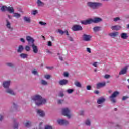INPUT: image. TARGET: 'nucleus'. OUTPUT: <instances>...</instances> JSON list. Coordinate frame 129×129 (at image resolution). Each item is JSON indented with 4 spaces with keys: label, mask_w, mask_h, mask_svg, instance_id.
Returning a JSON list of instances; mask_svg holds the SVG:
<instances>
[{
    "label": "nucleus",
    "mask_w": 129,
    "mask_h": 129,
    "mask_svg": "<svg viewBox=\"0 0 129 129\" xmlns=\"http://www.w3.org/2000/svg\"><path fill=\"white\" fill-rule=\"evenodd\" d=\"M32 100L35 102L36 105L37 106H41V105H44L47 103V100L45 98H43L41 95H35L31 97Z\"/></svg>",
    "instance_id": "obj_1"
},
{
    "label": "nucleus",
    "mask_w": 129,
    "mask_h": 129,
    "mask_svg": "<svg viewBox=\"0 0 129 129\" xmlns=\"http://www.w3.org/2000/svg\"><path fill=\"white\" fill-rule=\"evenodd\" d=\"M102 21V19L99 17H95L93 19L90 18L86 20L81 21V23L83 25H89V24H92V23H99Z\"/></svg>",
    "instance_id": "obj_2"
},
{
    "label": "nucleus",
    "mask_w": 129,
    "mask_h": 129,
    "mask_svg": "<svg viewBox=\"0 0 129 129\" xmlns=\"http://www.w3.org/2000/svg\"><path fill=\"white\" fill-rule=\"evenodd\" d=\"M70 112H71V110L68 107L63 108L61 110V113L62 115L67 116L69 119L71 118V116H72V115Z\"/></svg>",
    "instance_id": "obj_3"
},
{
    "label": "nucleus",
    "mask_w": 129,
    "mask_h": 129,
    "mask_svg": "<svg viewBox=\"0 0 129 129\" xmlns=\"http://www.w3.org/2000/svg\"><path fill=\"white\" fill-rule=\"evenodd\" d=\"M88 7H89V8H91V9H96L98 7H100L101 6H102V4L100 3H97V2H89L87 3Z\"/></svg>",
    "instance_id": "obj_4"
},
{
    "label": "nucleus",
    "mask_w": 129,
    "mask_h": 129,
    "mask_svg": "<svg viewBox=\"0 0 129 129\" xmlns=\"http://www.w3.org/2000/svg\"><path fill=\"white\" fill-rule=\"evenodd\" d=\"M2 12H5V11H7L9 13H15V9H14V7H7L6 6H3L1 7V9Z\"/></svg>",
    "instance_id": "obj_5"
},
{
    "label": "nucleus",
    "mask_w": 129,
    "mask_h": 129,
    "mask_svg": "<svg viewBox=\"0 0 129 129\" xmlns=\"http://www.w3.org/2000/svg\"><path fill=\"white\" fill-rule=\"evenodd\" d=\"M119 94V92L115 91L114 92L111 96H110V99L111 101L113 102V103H115L116 102V100L115 99V97H116L117 95Z\"/></svg>",
    "instance_id": "obj_6"
},
{
    "label": "nucleus",
    "mask_w": 129,
    "mask_h": 129,
    "mask_svg": "<svg viewBox=\"0 0 129 129\" xmlns=\"http://www.w3.org/2000/svg\"><path fill=\"white\" fill-rule=\"evenodd\" d=\"M57 122L58 124H59V125H67V124H68V123H69V122H68V121L63 119H57Z\"/></svg>",
    "instance_id": "obj_7"
},
{
    "label": "nucleus",
    "mask_w": 129,
    "mask_h": 129,
    "mask_svg": "<svg viewBox=\"0 0 129 129\" xmlns=\"http://www.w3.org/2000/svg\"><path fill=\"white\" fill-rule=\"evenodd\" d=\"M129 66H125L124 68H123L121 71L119 72V75H123L124 74H126L127 72V70H128Z\"/></svg>",
    "instance_id": "obj_8"
},
{
    "label": "nucleus",
    "mask_w": 129,
    "mask_h": 129,
    "mask_svg": "<svg viewBox=\"0 0 129 129\" xmlns=\"http://www.w3.org/2000/svg\"><path fill=\"white\" fill-rule=\"evenodd\" d=\"M31 47L33 50V53H34V54H37V53L39 52V47H38V46L34 43H33L31 45Z\"/></svg>",
    "instance_id": "obj_9"
},
{
    "label": "nucleus",
    "mask_w": 129,
    "mask_h": 129,
    "mask_svg": "<svg viewBox=\"0 0 129 129\" xmlns=\"http://www.w3.org/2000/svg\"><path fill=\"white\" fill-rule=\"evenodd\" d=\"M11 83H12V82L10 80L5 81L3 83V86H4V88H9L10 85H11Z\"/></svg>",
    "instance_id": "obj_10"
},
{
    "label": "nucleus",
    "mask_w": 129,
    "mask_h": 129,
    "mask_svg": "<svg viewBox=\"0 0 129 129\" xmlns=\"http://www.w3.org/2000/svg\"><path fill=\"white\" fill-rule=\"evenodd\" d=\"M92 38V36L90 35L84 34L83 36V40L86 42H89V41H91Z\"/></svg>",
    "instance_id": "obj_11"
},
{
    "label": "nucleus",
    "mask_w": 129,
    "mask_h": 129,
    "mask_svg": "<svg viewBox=\"0 0 129 129\" xmlns=\"http://www.w3.org/2000/svg\"><path fill=\"white\" fill-rule=\"evenodd\" d=\"M72 30H73V31H81V30H82V27H81V26L80 25H74L72 27Z\"/></svg>",
    "instance_id": "obj_12"
},
{
    "label": "nucleus",
    "mask_w": 129,
    "mask_h": 129,
    "mask_svg": "<svg viewBox=\"0 0 129 129\" xmlns=\"http://www.w3.org/2000/svg\"><path fill=\"white\" fill-rule=\"evenodd\" d=\"M106 85V83L105 82H100L96 84V87L97 89H99L100 88H101L102 87H104Z\"/></svg>",
    "instance_id": "obj_13"
},
{
    "label": "nucleus",
    "mask_w": 129,
    "mask_h": 129,
    "mask_svg": "<svg viewBox=\"0 0 129 129\" xmlns=\"http://www.w3.org/2000/svg\"><path fill=\"white\" fill-rule=\"evenodd\" d=\"M37 114L41 116V117H44L45 116V112L41 109H37L36 111Z\"/></svg>",
    "instance_id": "obj_14"
},
{
    "label": "nucleus",
    "mask_w": 129,
    "mask_h": 129,
    "mask_svg": "<svg viewBox=\"0 0 129 129\" xmlns=\"http://www.w3.org/2000/svg\"><path fill=\"white\" fill-rule=\"evenodd\" d=\"M57 33H59L60 35H64V34H66V35H67V36H69V33H68V30L63 31L61 29H58L57 30Z\"/></svg>",
    "instance_id": "obj_15"
},
{
    "label": "nucleus",
    "mask_w": 129,
    "mask_h": 129,
    "mask_svg": "<svg viewBox=\"0 0 129 129\" xmlns=\"http://www.w3.org/2000/svg\"><path fill=\"white\" fill-rule=\"evenodd\" d=\"M7 93H9V94H11L12 95H15L16 94V93L12 90V89H10L9 88H7L5 91Z\"/></svg>",
    "instance_id": "obj_16"
},
{
    "label": "nucleus",
    "mask_w": 129,
    "mask_h": 129,
    "mask_svg": "<svg viewBox=\"0 0 129 129\" xmlns=\"http://www.w3.org/2000/svg\"><path fill=\"white\" fill-rule=\"evenodd\" d=\"M105 102V98L103 97H101L99 98L97 101V103L98 104H102V103H104V102Z\"/></svg>",
    "instance_id": "obj_17"
},
{
    "label": "nucleus",
    "mask_w": 129,
    "mask_h": 129,
    "mask_svg": "<svg viewBox=\"0 0 129 129\" xmlns=\"http://www.w3.org/2000/svg\"><path fill=\"white\" fill-rule=\"evenodd\" d=\"M120 37L121 39H123L124 40H126L128 38V35L126 33H122L120 34Z\"/></svg>",
    "instance_id": "obj_18"
},
{
    "label": "nucleus",
    "mask_w": 129,
    "mask_h": 129,
    "mask_svg": "<svg viewBox=\"0 0 129 129\" xmlns=\"http://www.w3.org/2000/svg\"><path fill=\"white\" fill-rule=\"evenodd\" d=\"M26 40L27 41H28L29 43L31 42L32 44H34L35 42V39L31 36H26Z\"/></svg>",
    "instance_id": "obj_19"
},
{
    "label": "nucleus",
    "mask_w": 129,
    "mask_h": 129,
    "mask_svg": "<svg viewBox=\"0 0 129 129\" xmlns=\"http://www.w3.org/2000/svg\"><path fill=\"white\" fill-rule=\"evenodd\" d=\"M111 29H112L113 31H118V30H120V29H121V26L115 25L112 26Z\"/></svg>",
    "instance_id": "obj_20"
},
{
    "label": "nucleus",
    "mask_w": 129,
    "mask_h": 129,
    "mask_svg": "<svg viewBox=\"0 0 129 129\" xmlns=\"http://www.w3.org/2000/svg\"><path fill=\"white\" fill-rule=\"evenodd\" d=\"M68 83V80L66 79H63L59 81V84L60 85H66Z\"/></svg>",
    "instance_id": "obj_21"
},
{
    "label": "nucleus",
    "mask_w": 129,
    "mask_h": 129,
    "mask_svg": "<svg viewBox=\"0 0 129 129\" xmlns=\"http://www.w3.org/2000/svg\"><path fill=\"white\" fill-rule=\"evenodd\" d=\"M23 19L24 22H26V23L31 22V17L30 16H24Z\"/></svg>",
    "instance_id": "obj_22"
},
{
    "label": "nucleus",
    "mask_w": 129,
    "mask_h": 129,
    "mask_svg": "<svg viewBox=\"0 0 129 129\" xmlns=\"http://www.w3.org/2000/svg\"><path fill=\"white\" fill-rule=\"evenodd\" d=\"M109 35L110 37H111V38H115V37H117V36H118V32H112L110 33Z\"/></svg>",
    "instance_id": "obj_23"
},
{
    "label": "nucleus",
    "mask_w": 129,
    "mask_h": 129,
    "mask_svg": "<svg viewBox=\"0 0 129 129\" xmlns=\"http://www.w3.org/2000/svg\"><path fill=\"white\" fill-rule=\"evenodd\" d=\"M6 27L9 30H10V31H13V27L11 25V23L8 21H7Z\"/></svg>",
    "instance_id": "obj_24"
},
{
    "label": "nucleus",
    "mask_w": 129,
    "mask_h": 129,
    "mask_svg": "<svg viewBox=\"0 0 129 129\" xmlns=\"http://www.w3.org/2000/svg\"><path fill=\"white\" fill-rule=\"evenodd\" d=\"M24 51V46L22 45H19L17 49V52L18 53H22Z\"/></svg>",
    "instance_id": "obj_25"
},
{
    "label": "nucleus",
    "mask_w": 129,
    "mask_h": 129,
    "mask_svg": "<svg viewBox=\"0 0 129 129\" xmlns=\"http://www.w3.org/2000/svg\"><path fill=\"white\" fill-rule=\"evenodd\" d=\"M24 126L26 127H30L32 126V122L27 121L26 123H24Z\"/></svg>",
    "instance_id": "obj_26"
},
{
    "label": "nucleus",
    "mask_w": 129,
    "mask_h": 129,
    "mask_svg": "<svg viewBox=\"0 0 129 129\" xmlns=\"http://www.w3.org/2000/svg\"><path fill=\"white\" fill-rule=\"evenodd\" d=\"M20 57L22 58V59H27V58H28V54L26 53H21L20 55Z\"/></svg>",
    "instance_id": "obj_27"
},
{
    "label": "nucleus",
    "mask_w": 129,
    "mask_h": 129,
    "mask_svg": "<svg viewBox=\"0 0 129 129\" xmlns=\"http://www.w3.org/2000/svg\"><path fill=\"white\" fill-rule=\"evenodd\" d=\"M37 4L38 6H39V7H43V6H44L45 5V3H44L41 1H38L37 2Z\"/></svg>",
    "instance_id": "obj_28"
},
{
    "label": "nucleus",
    "mask_w": 129,
    "mask_h": 129,
    "mask_svg": "<svg viewBox=\"0 0 129 129\" xmlns=\"http://www.w3.org/2000/svg\"><path fill=\"white\" fill-rule=\"evenodd\" d=\"M13 17H15V18H17V19H19V18L21 17V14L18 13H14Z\"/></svg>",
    "instance_id": "obj_29"
},
{
    "label": "nucleus",
    "mask_w": 129,
    "mask_h": 129,
    "mask_svg": "<svg viewBox=\"0 0 129 129\" xmlns=\"http://www.w3.org/2000/svg\"><path fill=\"white\" fill-rule=\"evenodd\" d=\"M75 85H76L77 87H79L80 88H81L82 87L81 83L78 81L75 82Z\"/></svg>",
    "instance_id": "obj_30"
},
{
    "label": "nucleus",
    "mask_w": 129,
    "mask_h": 129,
    "mask_svg": "<svg viewBox=\"0 0 129 129\" xmlns=\"http://www.w3.org/2000/svg\"><path fill=\"white\" fill-rule=\"evenodd\" d=\"M25 50L26 51V52H30L31 51V47H30L29 45H26L25 47Z\"/></svg>",
    "instance_id": "obj_31"
},
{
    "label": "nucleus",
    "mask_w": 129,
    "mask_h": 129,
    "mask_svg": "<svg viewBox=\"0 0 129 129\" xmlns=\"http://www.w3.org/2000/svg\"><path fill=\"white\" fill-rule=\"evenodd\" d=\"M41 83L42 85H48V82L45 81V80H41Z\"/></svg>",
    "instance_id": "obj_32"
},
{
    "label": "nucleus",
    "mask_w": 129,
    "mask_h": 129,
    "mask_svg": "<svg viewBox=\"0 0 129 129\" xmlns=\"http://www.w3.org/2000/svg\"><path fill=\"white\" fill-rule=\"evenodd\" d=\"M44 77L45 79L48 80V79H50V78H51V75L49 74H46L44 75Z\"/></svg>",
    "instance_id": "obj_33"
},
{
    "label": "nucleus",
    "mask_w": 129,
    "mask_h": 129,
    "mask_svg": "<svg viewBox=\"0 0 129 129\" xmlns=\"http://www.w3.org/2000/svg\"><path fill=\"white\" fill-rule=\"evenodd\" d=\"M73 91L74 90L72 89H69L66 91V92H67V93H68L69 94L72 93Z\"/></svg>",
    "instance_id": "obj_34"
},
{
    "label": "nucleus",
    "mask_w": 129,
    "mask_h": 129,
    "mask_svg": "<svg viewBox=\"0 0 129 129\" xmlns=\"http://www.w3.org/2000/svg\"><path fill=\"white\" fill-rule=\"evenodd\" d=\"M44 129H54V128H53V126L50 125H46L45 126Z\"/></svg>",
    "instance_id": "obj_35"
},
{
    "label": "nucleus",
    "mask_w": 129,
    "mask_h": 129,
    "mask_svg": "<svg viewBox=\"0 0 129 129\" xmlns=\"http://www.w3.org/2000/svg\"><path fill=\"white\" fill-rule=\"evenodd\" d=\"M93 30H94V32H98V31H99V30H100V27H98V26L95 27L93 28Z\"/></svg>",
    "instance_id": "obj_36"
},
{
    "label": "nucleus",
    "mask_w": 129,
    "mask_h": 129,
    "mask_svg": "<svg viewBox=\"0 0 129 129\" xmlns=\"http://www.w3.org/2000/svg\"><path fill=\"white\" fill-rule=\"evenodd\" d=\"M92 65L94 67H98L99 63L98 62H94L92 63Z\"/></svg>",
    "instance_id": "obj_37"
},
{
    "label": "nucleus",
    "mask_w": 129,
    "mask_h": 129,
    "mask_svg": "<svg viewBox=\"0 0 129 129\" xmlns=\"http://www.w3.org/2000/svg\"><path fill=\"white\" fill-rule=\"evenodd\" d=\"M85 124L86 125H90L91 124L90 120L89 119H87L85 121Z\"/></svg>",
    "instance_id": "obj_38"
},
{
    "label": "nucleus",
    "mask_w": 129,
    "mask_h": 129,
    "mask_svg": "<svg viewBox=\"0 0 129 129\" xmlns=\"http://www.w3.org/2000/svg\"><path fill=\"white\" fill-rule=\"evenodd\" d=\"M39 24L41 25V26H46L47 25V23L45 22H44L43 21H40L39 22Z\"/></svg>",
    "instance_id": "obj_39"
},
{
    "label": "nucleus",
    "mask_w": 129,
    "mask_h": 129,
    "mask_svg": "<svg viewBox=\"0 0 129 129\" xmlns=\"http://www.w3.org/2000/svg\"><path fill=\"white\" fill-rule=\"evenodd\" d=\"M38 13V10H33L31 12L32 15H37Z\"/></svg>",
    "instance_id": "obj_40"
},
{
    "label": "nucleus",
    "mask_w": 129,
    "mask_h": 129,
    "mask_svg": "<svg viewBox=\"0 0 129 129\" xmlns=\"http://www.w3.org/2000/svg\"><path fill=\"white\" fill-rule=\"evenodd\" d=\"M86 52L90 54L91 53V49L90 48L87 47L86 48Z\"/></svg>",
    "instance_id": "obj_41"
},
{
    "label": "nucleus",
    "mask_w": 129,
    "mask_h": 129,
    "mask_svg": "<svg viewBox=\"0 0 129 129\" xmlns=\"http://www.w3.org/2000/svg\"><path fill=\"white\" fill-rule=\"evenodd\" d=\"M69 76V74L68 73V72H65L63 73V76H64V77H68Z\"/></svg>",
    "instance_id": "obj_42"
},
{
    "label": "nucleus",
    "mask_w": 129,
    "mask_h": 129,
    "mask_svg": "<svg viewBox=\"0 0 129 129\" xmlns=\"http://www.w3.org/2000/svg\"><path fill=\"white\" fill-rule=\"evenodd\" d=\"M110 77H111V76H110V75H109L106 74V75H105L104 76V78H105V79H108V78H110Z\"/></svg>",
    "instance_id": "obj_43"
},
{
    "label": "nucleus",
    "mask_w": 129,
    "mask_h": 129,
    "mask_svg": "<svg viewBox=\"0 0 129 129\" xmlns=\"http://www.w3.org/2000/svg\"><path fill=\"white\" fill-rule=\"evenodd\" d=\"M120 18L119 17H116L114 18V22H117L118 21H120Z\"/></svg>",
    "instance_id": "obj_44"
},
{
    "label": "nucleus",
    "mask_w": 129,
    "mask_h": 129,
    "mask_svg": "<svg viewBox=\"0 0 129 129\" xmlns=\"http://www.w3.org/2000/svg\"><path fill=\"white\" fill-rule=\"evenodd\" d=\"M57 102L59 104H62V103H63V102H64V100H58L57 101Z\"/></svg>",
    "instance_id": "obj_45"
},
{
    "label": "nucleus",
    "mask_w": 129,
    "mask_h": 129,
    "mask_svg": "<svg viewBox=\"0 0 129 129\" xmlns=\"http://www.w3.org/2000/svg\"><path fill=\"white\" fill-rule=\"evenodd\" d=\"M6 65H7V66H9V67H12V66H13V63L11 62H9V63H7Z\"/></svg>",
    "instance_id": "obj_46"
},
{
    "label": "nucleus",
    "mask_w": 129,
    "mask_h": 129,
    "mask_svg": "<svg viewBox=\"0 0 129 129\" xmlns=\"http://www.w3.org/2000/svg\"><path fill=\"white\" fill-rule=\"evenodd\" d=\"M32 73L34 75H37V74H38V72H37V71H36V70H34L32 71Z\"/></svg>",
    "instance_id": "obj_47"
},
{
    "label": "nucleus",
    "mask_w": 129,
    "mask_h": 129,
    "mask_svg": "<svg viewBox=\"0 0 129 129\" xmlns=\"http://www.w3.org/2000/svg\"><path fill=\"white\" fill-rule=\"evenodd\" d=\"M48 46L49 47H51L52 46V42L51 41H48V44H47Z\"/></svg>",
    "instance_id": "obj_48"
},
{
    "label": "nucleus",
    "mask_w": 129,
    "mask_h": 129,
    "mask_svg": "<svg viewBox=\"0 0 129 129\" xmlns=\"http://www.w3.org/2000/svg\"><path fill=\"white\" fill-rule=\"evenodd\" d=\"M68 40H69V41H73V38H72V37H71V36H69H69H68Z\"/></svg>",
    "instance_id": "obj_49"
},
{
    "label": "nucleus",
    "mask_w": 129,
    "mask_h": 129,
    "mask_svg": "<svg viewBox=\"0 0 129 129\" xmlns=\"http://www.w3.org/2000/svg\"><path fill=\"white\" fill-rule=\"evenodd\" d=\"M87 90H90L91 89V86L90 85L87 86Z\"/></svg>",
    "instance_id": "obj_50"
},
{
    "label": "nucleus",
    "mask_w": 129,
    "mask_h": 129,
    "mask_svg": "<svg viewBox=\"0 0 129 129\" xmlns=\"http://www.w3.org/2000/svg\"><path fill=\"white\" fill-rule=\"evenodd\" d=\"M127 98H128V97L124 96L122 98V100H126V99H127Z\"/></svg>",
    "instance_id": "obj_51"
},
{
    "label": "nucleus",
    "mask_w": 129,
    "mask_h": 129,
    "mask_svg": "<svg viewBox=\"0 0 129 129\" xmlns=\"http://www.w3.org/2000/svg\"><path fill=\"white\" fill-rule=\"evenodd\" d=\"M20 41L22 43H25V39L24 38H20Z\"/></svg>",
    "instance_id": "obj_52"
},
{
    "label": "nucleus",
    "mask_w": 129,
    "mask_h": 129,
    "mask_svg": "<svg viewBox=\"0 0 129 129\" xmlns=\"http://www.w3.org/2000/svg\"><path fill=\"white\" fill-rule=\"evenodd\" d=\"M43 124V123L42 122H41L40 124H39V128L40 129H42V125Z\"/></svg>",
    "instance_id": "obj_53"
},
{
    "label": "nucleus",
    "mask_w": 129,
    "mask_h": 129,
    "mask_svg": "<svg viewBox=\"0 0 129 129\" xmlns=\"http://www.w3.org/2000/svg\"><path fill=\"white\" fill-rule=\"evenodd\" d=\"M94 93L95 94H99V91H97V90H96L94 92Z\"/></svg>",
    "instance_id": "obj_54"
},
{
    "label": "nucleus",
    "mask_w": 129,
    "mask_h": 129,
    "mask_svg": "<svg viewBox=\"0 0 129 129\" xmlns=\"http://www.w3.org/2000/svg\"><path fill=\"white\" fill-rule=\"evenodd\" d=\"M18 124H15L14 125V128H18Z\"/></svg>",
    "instance_id": "obj_55"
},
{
    "label": "nucleus",
    "mask_w": 129,
    "mask_h": 129,
    "mask_svg": "<svg viewBox=\"0 0 129 129\" xmlns=\"http://www.w3.org/2000/svg\"><path fill=\"white\" fill-rule=\"evenodd\" d=\"M59 96H61V97L64 96V94H63V93H60L59 94Z\"/></svg>",
    "instance_id": "obj_56"
},
{
    "label": "nucleus",
    "mask_w": 129,
    "mask_h": 129,
    "mask_svg": "<svg viewBox=\"0 0 129 129\" xmlns=\"http://www.w3.org/2000/svg\"><path fill=\"white\" fill-rule=\"evenodd\" d=\"M46 68L47 69H50V70L53 69V67H47Z\"/></svg>",
    "instance_id": "obj_57"
},
{
    "label": "nucleus",
    "mask_w": 129,
    "mask_h": 129,
    "mask_svg": "<svg viewBox=\"0 0 129 129\" xmlns=\"http://www.w3.org/2000/svg\"><path fill=\"white\" fill-rule=\"evenodd\" d=\"M3 119H4V116H1V117H0V121H2V120H3Z\"/></svg>",
    "instance_id": "obj_58"
},
{
    "label": "nucleus",
    "mask_w": 129,
    "mask_h": 129,
    "mask_svg": "<svg viewBox=\"0 0 129 129\" xmlns=\"http://www.w3.org/2000/svg\"><path fill=\"white\" fill-rule=\"evenodd\" d=\"M8 17L9 18V19H12V16L9 15L8 16Z\"/></svg>",
    "instance_id": "obj_59"
},
{
    "label": "nucleus",
    "mask_w": 129,
    "mask_h": 129,
    "mask_svg": "<svg viewBox=\"0 0 129 129\" xmlns=\"http://www.w3.org/2000/svg\"><path fill=\"white\" fill-rule=\"evenodd\" d=\"M59 60H60V61H63V57H59Z\"/></svg>",
    "instance_id": "obj_60"
},
{
    "label": "nucleus",
    "mask_w": 129,
    "mask_h": 129,
    "mask_svg": "<svg viewBox=\"0 0 129 129\" xmlns=\"http://www.w3.org/2000/svg\"><path fill=\"white\" fill-rule=\"evenodd\" d=\"M98 107H102V105H99Z\"/></svg>",
    "instance_id": "obj_61"
},
{
    "label": "nucleus",
    "mask_w": 129,
    "mask_h": 129,
    "mask_svg": "<svg viewBox=\"0 0 129 129\" xmlns=\"http://www.w3.org/2000/svg\"><path fill=\"white\" fill-rule=\"evenodd\" d=\"M97 71V69H94V72H96Z\"/></svg>",
    "instance_id": "obj_62"
},
{
    "label": "nucleus",
    "mask_w": 129,
    "mask_h": 129,
    "mask_svg": "<svg viewBox=\"0 0 129 129\" xmlns=\"http://www.w3.org/2000/svg\"><path fill=\"white\" fill-rule=\"evenodd\" d=\"M127 29H129V24H128V25H127Z\"/></svg>",
    "instance_id": "obj_63"
},
{
    "label": "nucleus",
    "mask_w": 129,
    "mask_h": 129,
    "mask_svg": "<svg viewBox=\"0 0 129 129\" xmlns=\"http://www.w3.org/2000/svg\"><path fill=\"white\" fill-rule=\"evenodd\" d=\"M128 82H129V79L127 80Z\"/></svg>",
    "instance_id": "obj_64"
}]
</instances>
